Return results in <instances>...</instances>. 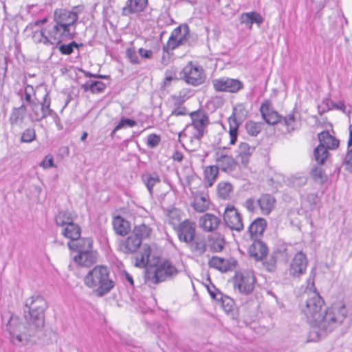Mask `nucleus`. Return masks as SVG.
<instances>
[{"instance_id":"nucleus-1","label":"nucleus","mask_w":352,"mask_h":352,"mask_svg":"<svg viewBox=\"0 0 352 352\" xmlns=\"http://www.w3.org/2000/svg\"><path fill=\"white\" fill-rule=\"evenodd\" d=\"M47 307L45 298L39 294H34L25 300L24 322L17 316H10L6 323V331L14 345L25 346L33 341L44 327L45 311Z\"/></svg>"},{"instance_id":"nucleus-2","label":"nucleus","mask_w":352,"mask_h":352,"mask_svg":"<svg viewBox=\"0 0 352 352\" xmlns=\"http://www.w3.org/2000/svg\"><path fill=\"white\" fill-rule=\"evenodd\" d=\"M324 305V300L319 293L310 291L307 293L302 312L312 327L318 329L321 333H327L343 322L347 311L344 305L322 311Z\"/></svg>"},{"instance_id":"nucleus-3","label":"nucleus","mask_w":352,"mask_h":352,"mask_svg":"<svg viewBox=\"0 0 352 352\" xmlns=\"http://www.w3.org/2000/svg\"><path fill=\"white\" fill-rule=\"evenodd\" d=\"M84 283L98 297L105 296L115 287V282L110 276V270L105 265H96L89 270L84 278Z\"/></svg>"},{"instance_id":"nucleus-4","label":"nucleus","mask_w":352,"mask_h":352,"mask_svg":"<svg viewBox=\"0 0 352 352\" xmlns=\"http://www.w3.org/2000/svg\"><path fill=\"white\" fill-rule=\"evenodd\" d=\"M247 113L248 111L243 104H239L234 107L232 114L228 118L230 144L236 143L239 124L246 118Z\"/></svg>"},{"instance_id":"nucleus-5","label":"nucleus","mask_w":352,"mask_h":352,"mask_svg":"<svg viewBox=\"0 0 352 352\" xmlns=\"http://www.w3.org/2000/svg\"><path fill=\"white\" fill-rule=\"evenodd\" d=\"M182 78L189 85L198 86L206 80V74L202 67L189 62L182 70Z\"/></svg>"},{"instance_id":"nucleus-6","label":"nucleus","mask_w":352,"mask_h":352,"mask_svg":"<svg viewBox=\"0 0 352 352\" xmlns=\"http://www.w3.org/2000/svg\"><path fill=\"white\" fill-rule=\"evenodd\" d=\"M178 270L170 262L165 261L160 265L153 274H148L147 278L154 284L165 281L176 276Z\"/></svg>"},{"instance_id":"nucleus-7","label":"nucleus","mask_w":352,"mask_h":352,"mask_svg":"<svg viewBox=\"0 0 352 352\" xmlns=\"http://www.w3.org/2000/svg\"><path fill=\"white\" fill-rule=\"evenodd\" d=\"M254 276L248 271L236 272L234 277V287L245 295L252 293L254 288Z\"/></svg>"},{"instance_id":"nucleus-8","label":"nucleus","mask_w":352,"mask_h":352,"mask_svg":"<svg viewBox=\"0 0 352 352\" xmlns=\"http://www.w3.org/2000/svg\"><path fill=\"white\" fill-rule=\"evenodd\" d=\"M189 115L192 122L187 126V129L192 128V133H195L197 138H203L205 129L209 124L208 116L202 110L192 111Z\"/></svg>"},{"instance_id":"nucleus-9","label":"nucleus","mask_w":352,"mask_h":352,"mask_svg":"<svg viewBox=\"0 0 352 352\" xmlns=\"http://www.w3.org/2000/svg\"><path fill=\"white\" fill-rule=\"evenodd\" d=\"M212 85L216 91L237 93L243 88L239 80L223 77L212 80Z\"/></svg>"},{"instance_id":"nucleus-10","label":"nucleus","mask_w":352,"mask_h":352,"mask_svg":"<svg viewBox=\"0 0 352 352\" xmlns=\"http://www.w3.org/2000/svg\"><path fill=\"white\" fill-rule=\"evenodd\" d=\"M223 220L226 225L231 230L241 232L243 230L242 217L237 209L233 206L226 208L223 213Z\"/></svg>"},{"instance_id":"nucleus-11","label":"nucleus","mask_w":352,"mask_h":352,"mask_svg":"<svg viewBox=\"0 0 352 352\" xmlns=\"http://www.w3.org/2000/svg\"><path fill=\"white\" fill-rule=\"evenodd\" d=\"M78 19V16L76 12L65 9H56L54 13V22L65 26L69 30L72 27H74V30H75Z\"/></svg>"},{"instance_id":"nucleus-12","label":"nucleus","mask_w":352,"mask_h":352,"mask_svg":"<svg viewBox=\"0 0 352 352\" xmlns=\"http://www.w3.org/2000/svg\"><path fill=\"white\" fill-rule=\"evenodd\" d=\"M47 34L52 41V45L58 47L65 38L72 36L73 32L65 26L54 23L48 26Z\"/></svg>"},{"instance_id":"nucleus-13","label":"nucleus","mask_w":352,"mask_h":352,"mask_svg":"<svg viewBox=\"0 0 352 352\" xmlns=\"http://www.w3.org/2000/svg\"><path fill=\"white\" fill-rule=\"evenodd\" d=\"M179 240L187 244L196 235V224L193 221L186 219L178 225L175 229Z\"/></svg>"},{"instance_id":"nucleus-14","label":"nucleus","mask_w":352,"mask_h":352,"mask_svg":"<svg viewBox=\"0 0 352 352\" xmlns=\"http://www.w3.org/2000/svg\"><path fill=\"white\" fill-rule=\"evenodd\" d=\"M308 264L306 255L300 251L293 258L289 268V274L293 277H299L305 274Z\"/></svg>"},{"instance_id":"nucleus-15","label":"nucleus","mask_w":352,"mask_h":352,"mask_svg":"<svg viewBox=\"0 0 352 352\" xmlns=\"http://www.w3.org/2000/svg\"><path fill=\"white\" fill-rule=\"evenodd\" d=\"M260 112L263 119L270 125L280 124L282 121L281 116L274 109L271 102L268 100H265L262 103L260 107Z\"/></svg>"},{"instance_id":"nucleus-16","label":"nucleus","mask_w":352,"mask_h":352,"mask_svg":"<svg viewBox=\"0 0 352 352\" xmlns=\"http://www.w3.org/2000/svg\"><path fill=\"white\" fill-rule=\"evenodd\" d=\"M141 244L140 239L131 233L126 239L121 241L120 250L124 254H133L138 250Z\"/></svg>"},{"instance_id":"nucleus-17","label":"nucleus","mask_w":352,"mask_h":352,"mask_svg":"<svg viewBox=\"0 0 352 352\" xmlns=\"http://www.w3.org/2000/svg\"><path fill=\"white\" fill-rule=\"evenodd\" d=\"M267 247L260 240H255L248 248L250 256L256 261L263 260L267 256Z\"/></svg>"},{"instance_id":"nucleus-18","label":"nucleus","mask_w":352,"mask_h":352,"mask_svg":"<svg viewBox=\"0 0 352 352\" xmlns=\"http://www.w3.org/2000/svg\"><path fill=\"white\" fill-rule=\"evenodd\" d=\"M221 219L210 213H206L200 217L199 224L201 228L206 232H212L215 230L219 224Z\"/></svg>"},{"instance_id":"nucleus-19","label":"nucleus","mask_w":352,"mask_h":352,"mask_svg":"<svg viewBox=\"0 0 352 352\" xmlns=\"http://www.w3.org/2000/svg\"><path fill=\"white\" fill-rule=\"evenodd\" d=\"M256 203L261 214L268 215L275 206L276 199L272 195L265 193L256 199Z\"/></svg>"},{"instance_id":"nucleus-20","label":"nucleus","mask_w":352,"mask_h":352,"mask_svg":"<svg viewBox=\"0 0 352 352\" xmlns=\"http://www.w3.org/2000/svg\"><path fill=\"white\" fill-rule=\"evenodd\" d=\"M195 256H200L204 254L207 250V243L204 236H196L190 242L186 244Z\"/></svg>"},{"instance_id":"nucleus-21","label":"nucleus","mask_w":352,"mask_h":352,"mask_svg":"<svg viewBox=\"0 0 352 352\" xmlns=\"http://www.w3.org/2000/svg\"><path fill=\"white\" fill-rule=\"evenodd\" d=\"M96 252L89 250L78 253L74 256V261L78 265L89 267L96 262Z\"/></svg>"},{"instance_id":"nucleus-22","label":"nucleus","mask_w":352,"mask_h":352,"mask_svg":"<svg viewBox=\"0 0 352 352\" xmlns=\"http://www.w3.org/2000/svg\"><path fill=\"white\" fill-rule=\"evenodd\" d=\"M263 21L264 19L261 14L254 11L244 12L240 16L241 23L245 24L248 29H252L253 23H256L259 27Z\"/></svg>"},{"instance_id":"nucleus-23","label":"nucleus","mask_w":352,"mask_h":352,"mask_svg":"<svg viewBox=\"0 0 352 352\" xmlns=\"http://www.w3.org/2000/svg\"><path fill=\"white\" fill-rule=\"evenodd\" d=\"M148 4V0H127L122 9L124 15L142 12Z\"/></svg>"},{"instance_id":"nucleus-24","label":"nucleus","mask_w":352,"mask_h":352,"mask_svg":"<svg viewBox=\"0 0 352 352\" xmlns=\"http://www.w3.org/2000/svg\"><path fill=\"white\" fill-rule=\"evenodd\" d=\"M93 241L91 238H78L75 241H69L68 248L78 253L91 250Z\"/></svg>"},{"instance_id":"nucleus-25","label":"nucleus","mask_w":352,"mask_h":352,"mask_svg":"<svg viewBox=\"0 0 352 352\" xmlns=\"http://www.w3.org/2000/svg\"><path fill=\"white\" fill-rule=\"evenodd\" d=\"M318 138L320 145H323V147L327 148V149H336L339 146V140L330 135L327 131H323L318 133Z\"/></svg>"},{"instance_id":"nucleus-26","label":"nucleus","mask_w":352,"mask_h":352,"mask_svg":"<svg viewBox=\"0 0 352 352\" xmlns=\"http://www.w3.org/2000/svg\"><path fill=\"white\" fill-rule=\"evenodd\" d=\"M266 226V220L263 218L258 217L251 223L248 228V232L251 237L257 238L263 234Z\"/></svg>"},{"instance_id":"nucleus-27","label":"nucleus","mask_w":352,"mask_h":352,"mask_svg":"<svg viewBox=\"0 0 352 352\" xmlns=\"http://www.w3.org/2000/svg\"><path fill=\"white\" fill-rule=\"evenodd\" d=\"M113 227L117 234L124 236L130 230V223L120 215L115 217L113 219Z\"/></svg>"},{"instance_id":"nucleus-28","label":"nucleus","mask_w":352,"mask_h":352,"mask_svg":"<svg viewBox=\"0 0 352 352\" xmlns=\"http://www.w3.org/2000/svg\"><path fill=\"white\" fill-rule=\"evenodd\" d=\"M61 234L65 237L69 239L70 241L73 242L80 238L81 228L77 223L73 222L63 228Z\"/></svg>"},{"instance_id":"nucleus-29","label":"nucleus","mask_w":352,"mask_h":352,"mask_svg":"<svg viewBox=\"0 0 352 352\" xmlns=\"http://www.w3.org/2000/svg\"><path fill=\"white\" fill-rule=\"evenodd\" d=\"M254 147H251L246 142H241L239 146V153L237 155L238 160L243 165L247 166L249 162V159L253 151Z\"/></svg>"},{"instance_id":"nucleus-30","label":"nucleus","mask_w":352,"mask_h":352,"mask_svg":"<svg viewBox=\"0 0 352 352\" xmlns=\"http://www.w3.org/2000/svg\"><path fill=\"white\" fill-rule=\"evenodd\" d=\"M209 248L212 252H221L224 248L225 239L220 234H212L208 236Z\"/></svg>"},{"instance_id":"nucleus-31","label":"nucleus","mask_w":352,"mask_h":352,"mask_svg":"<svg viewBox=\"0 0 352 352\" xmlns=\"http://www.w3.org/2000/svg\"><path fill=\"white\" fill-rule=\"evenodd\" d=\"M192 206L197 212H204L209 209L210 201L206 195L200 193L195 196Z\"/></svg>"},{"instance_id":"nucleus-32","label":"nucleus","mask_w":352,"mask_h":352,"mask_svg":"<svg viewBox=\"0 0 352 352\" xmlns=\"http://www.w3.org/2000/svg\"><path fill=\"white\" fill-rule=\"evenodd\" d=\"M281 120L280 124L285 126L286 131L289 133L296 130L299 125V121L294 111L285 117L281 116Z\"/></svg>"},{"instance_id":"nucleus-33","label":"nucleus","mask_w":352,"mask_h":352,"mask_svg":"<svg viewBox=\"0 0 352 352\" xmlns=\"http://www.w3.org/2000/svg\"><path fill=\"white\" fill-rule=\"evenodd\" d=\"M26 111L27 109L25 104H22L18 108H14L9 118L10 124L14 125L19 122H22Z\"/></svg>"},{"instance_id":"nucleus-34","label":"nucleus","mask_w":352,"mask_h":352,"mask_svg":"<svg viewBox=\"0 0 352 352\" xmlns=\"http://www.w3.org/2000/svg\"><path fill=\"white\" fill-rule=\"evenodd\" d=\"M142 179L151 195H153V187L161 182L160 177L156 173L144 174Z\"/></svg>"},{"instance_id":"nucleus-35","label":"nucleus","mask_w":352,"mask_h":352,"mask_svg":"<svg viewBox=\"0 0 352 352\" xmlns=\"http://www.w3.org/2000/svg\"><path fill=\"white\" fill-rule=\"evenodd\" d=\"M54 220L57 226L64 228L74 222V217L69 211L63 210L58 212Z\"/></svg>"},{"instance_id":"nucleus-36","label":"nucleus","mask_w":352,"mask_h":352,"mask_svg":"<svg viewBox=\"0 0 352 352\" xmlns=\"http://www.w3.org/2000/svg\"><path fill=\"white\" fill-rule=\"evenodd\" d=\"M219 174L218 166H207L204 170L205 182L207 186H212Z\"/></svg>"},{"instance_id":"nucleus-37","label":"nucleus","mask_w":352,"mask_h":352,"mask_svg":"<svg viewBox=\"0 0 352 352\" xmlns=\"http://www.w3.org/2000/svg\"><path fill=\"white\" fill-rule=\"evenodd\" d=\"M50 98L49 97L48 94L47 93L44 97L43 102L41 104V118L42 120L45 119L49 116L55 115L56 118H58L56 113L50 109Z\"/></svg>"},{"instance_id":"nucleus-38","label":"nucleus","mask_w":352,"mask_h":352,"mask_svg":"<svg viewBox=\"0 0 352 352\" xmlns=\"http://www.w3.org/2000/svg\"><path fill=\"white\" fill-rule=\"evenodd\" d=\"M151 232L152 229L149 226L145 224H141L135 226L132 233L138 236L141 241H142L143 239L150 237Z\"/></svg>"},{"instance_id":"nucleus-39","label":"nucleus","mask_w":352,"mask_h":352,"mask_svg":"<svg viewBox=\"0 0 352 352\" xmlns=\"http://www.w3.org/2000/svg\"><path fill=\"white\" fill-rule=\"evenodd\" d=\"M226 259L218 256H212L208 261L209 267L223 272L229 271V267L226 266Z\"/></svg>"},{"instance_id":"nucleus-40","label":"nucleus","mask_w":352,"mask_h":352,"mask_svg":"<svg viewBox=\"0 0 352 352\" xmlns=\"http://www.w3.org/2000/svg\"><path fill=\"white\" fill-rule=\"evenodd\" d=\"M327 150V148L323 147V145L320 144L314 149V156L318 164H323L324 163L329 155Z\"/></svg>"},{"instance_id":"nucleus-41","label":"nucleus","mask_w":352,"mask_h":352,"mask_svg":"<svg viewBox=\"0 0 352 352\" xmlns=\"http://www.w3.org/2000/svg\"><path fill=\"white\" fill-rule=\"evenodd\" d=\"M32 38L36 43H43L45 45H52V41L50 39L49 36H46L45 29L34 32Z\"/></svg>"},{"instance_id":"nucleus-42","label":"nucleus","mask_w":352,"mask_h":352,"mask_svg":"<svg viewBox=\"0 0 352 352\" xmlns=\"http://www.w3.org/2000/svg\"><path fill=\"white\" fill-rule=\"evenodd\" d=\"M311 175L313 179L318 184H323L327 179V176L321 167L315 166L311 171Z\"/></svg>"},{"instance_id":"nucleus-43","label":"nucleus","mask_w":352,"mask_h":352,"mask_svg":"<svg viewBox=\"0 0 352 352\" xmlns=\"http://www.w3.org/2000/svg\"><path fill=\"white\" fill-rule=\"evenodd\" d=\"M322 104H325L326 106V109H324L323 111L337 109L342 111L343 113H346V108L344 102L342 101L336 103L333 101H331L330 99L327 98L322 100Z\"/></svg>"},{"instance_id":"nucleus-44","label":"nucleus","mask_w":352,"mask_h":352,"mask_svg":"<svg viewBox=\"0 0 352 352\" xmlns=\"http://www.w3.org/2000/svg\"><path fill=\"white\" fill-rule=\"evenodd\" d=\"M150 254V247L146 245H144L143 247V251L140 254V258L137 257L136 265L138 267L146 266L148 263Z\"/></svg>"},{"instance_id":"nucleus-45","label":"nucleus","mask_w":352,"mask_h":352,"mask_svg":"<svg viewBox=\"0 0 352 352\" xmlns=\"http://www.w3.org/2000/svg\"><path fill=\"white\" fill-rule=\"evenodd\" d=\"M236 162L234 159L230 156L227 155L224 160L218 164L221 169L224 172L232 171L235 169Z\"/></svg>"},{"instance_id":"nucleus-46","label":"nucleus","mask_w":352,"mask_h":352,"mask_svg":"<svg viewBox=\"0 0 352 352\" xmlns=\"http://www.w3.org/2000/svg\"><path fill=\"white\" fill-rule=\"evenodd\" d=\"M307 179L304 175H292L288 179V185L293 188H298L305 186Z\"/></svg>"},{"instance_id":"nucleus-47","label":"nucleus","mask_w":352,"mask_h":352,"mask_svg":"<svg viewBox=\"0 0 352 352\" xmlns=\"http://www.w3.org/2000/svg\"><path fill=\"white\" fill-rule=\"evenodd\" d=\"M247 133L252 136H257L262 130V124L254 121H248L245 124Z\"/></svg>"},{"instance_id":"nucleus-48","label":"nucleus","mask_w":352,"mask_h":352,"mask_svg":"<svg viewBox=\"0 0 352 352\" xmlns=\"http://www.w3.org/2000/svg\"><path fill=\"white\" fill-rule=\"evenodd\" d=\"M83 46L82 43L78 44L75 41H72L69 44H62L58 47L60 52L63 55H70L74 52V48H79Z\"/></svg>"},{"instance_id":"nucleus-49","label":"nucleus","mask_w":352,"mask_h":352,"mask_svg":"<svg viewBox=\"0 0 352 352\" xmlns=\"http://www.w3.org/2000/svg\"><path fill=\"white\" fill-rule=\"evenodd\" d=\"M31 113L30 117L33 122H40L42 120L41 112V104L36 102H34L30 105Z\"/></svg>"},{"instance_id":"nucleus-50","label":"nucleus","mask_w":352,"mask_h":352,"mask_svg":"<svg viewBox=\"0 0 352 352\" xmlns=\"http://www.w3.org/2000/svg\"><path fill=\"white\" fill-rule=\"evenodd\" d=\"M137 124L136 122L133 120L122 118L118 122V124L116 126V127L113 129V130L111 132V135H113L115 133L125 127V126H129V127H133Z\"/></svg>"},{"instance_id":"nucleus-51","label":"nucleus","mask_w":352,"mask_h":352,"mask_svg":"<svg viewBox=\"0 0 352 352\" xmlns=\"http://www.w3.org/2000/svg\"><path fill=\"white\" fill-rule=\"evenodd\" d=\"M218 301L221 302L222 307L226 312L232 311L234 302L232 298L222 294V298L220 296Z\"/></svg>"},{"instance_id":"nucleus-52","label":"nucleus","mask_w":352,"mask_h":352,"mask_svg":"<svg viewBox=\"0 0 352 352\" xmlns=\"http://www.w3.org/2000/svg\"><path fill=\"white\" fill-rule=\"evenodd\" d=\"M36 138V132L33 128L25 129L21 135V141L22 142L29 143L34 141Z\"/></svg>"},{"instance_id":"nucleus-53","label":"nucleus","mask_w":352,"mask_h":352,"mask_svg":"<svg viewBox=\"0 0 352 352\" xmlns=\"http://www.w3.org/2000/svg\"><path fill=\"white\" fill-rule=\"evenodd\" d=\"M190 143L188 144V150L190 151H195L201 146V138H197L195 133H192L190 136Z\"/></svg>"},{"instance_id":"nucleus-54","label":"nucleus","mask_w":352,"mask_h":352,"mask_svg":"<svg viewBox=\"0 0 352 352\" xmlns=\"http://www.w3.org/2000/svg\"><path fill=\"white\" fill-rule=\"evenodd\" d=\"M106 88V85L101 81H91L90 84V91L93 94L102 92Z\"/></svg>"},{"instance_id":"nucleus-55","label":"nucleus","mask_w":352,"mask_h":352,"mask_svg":"<svg viewBox=\"0 0 352 352\" xmlns=\"http://www.w3.org/2000/svg\"><path fill=\"white\" fill-rule=\"evenodd\" d=\"M232 190V186L229 183H220L218 185V192L223 197H226Z\"/></svg>"},{"instance_id":"nucleus-56","label":"nucleus","mask_w":352,"mask_h":352,"mask_svg":"<svg viewBox=\"0 0 352 352\" xmlns=\"http://www.w3.org/2000/svg\"><path fill=\"white\" fill-rule=\"evenodd\" d=\"M182 102L179 100L175 102L176 107L173 110L170 116H186L188 113L187 109L181 105Z\"/></svg>"},{"instance_id":"nucleus-57","label":"nucleus","mask_w":352,"mask_h":352,"mask_svg":"<svg viewBox=\"0 0 352 352\" xmlns=\"http://www.w3.org/2000/svg\"><path fill=\"white\" fill-rule=\"evenodd\" d=\"M160 142V136L152 133L148 135L146 144L148 147L153 148L156 147Z\"/></svg>"},{"instance_id":"nucleus-58","label":"nucleus","mask_w":352,"mask_h":352,"mask_svg":"<svg viewBox=\"0 0 352 352\" xmlns=\"http://www.w3.org/2000/svg\"><path fill=\"white\" fill-rule=\"evenodd\" d=\"M126 56L132 64H139L140 60L134 48H127Z\"/></svg>"},{"instance_id":"nucleus-59","label":"nucleus","mask_w":352,"mask_h":352,"mask_svg":"<svg viewBox=\"0 0 352 352\" xmlns=\"http://www.w3.org/2000/svg\"><path fill=\"white\" fill-rule=\"evenodd\" d=\"M178 28H182L179 32H177V38L185 43L187 40V36L189 34V28L187 25H180Z\"/></svg>"},{"instance_id":"nucleus-60","label":"nucleus","mask_w":352,"mask_h":352,"mask_svg":"<svg viewBox=\"0 0 352 352\" xmlns=\"http://www.w3.org/2000/svg\"><path fill=\"white\" fill-rule=\"evenodd\" d=\"M33 91V87L27 85L24 90V98L21 96V99L25 100L26 103L30 106L34 102L32 100L31 92Z\"/></svg>"},{"instance_id":"nucleus-61","label":"nucleus","mask_w":352,"mask_h":352,"mask_svg":"<svg viewBox=\"0 0 352 352\" xmlns=\"http://www.w3.org/2000/svg\"><path fill=\"white\" fill-rule=\"evenodd\" d=\"M226 151V147L223 148H219L216 150L214 153V159L218 164L221 163L223 160H224L226 156L228 155Z\"/></svg>"},{"instance_id":"nucleus-62","label":"nucleus","mask_w":352,"mask_h":352,"mask_svg":"<svg viewBox=\"0 0 352 352\" xmlns=\"http://www.w3.org/2000/svg\"><path fill=\"white\" fill-rule=\"evenodd\" d=\"M178 47H179V45L177 43L176 40L175 39V37L173 38V36H172V34H171L169 37L167 44L166 45H164L163 51L168 52V50H173Z\"/></svg>"},{"instance_id":"nucleus-63","label":"nucleus","mask_w":352,"mask_h":352,"mask_svg":"<svg viewBox=\"0 0 352 352\" xmlns=\"http://www.w3.org/2000/svg\"><path fill=\"white\" fill-rule=\"evenodd\" d=\"M257 206L258 204L256 203V200L254 198H249L245 202V207L250 212H255Z\"/></svg>"},{"instance_id":"nucleus-64","label":"nucleus","mask_w":352,"mask_h":352,"mask_svg":"<svg viewBox=\"0 0 352 352\" xmlns=\"http://www.w3.org/2000/svg\"><path fill=\"white\" fill-rule=\"evenodd\" d=\"M344 162L346 169L352 172V148H348V151L346 155Z\"/></svg>"}]
</instances>
